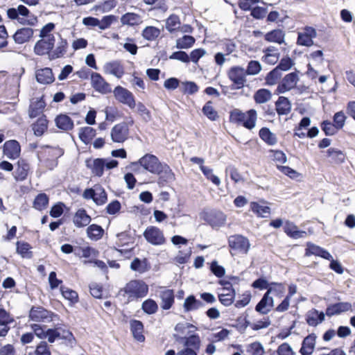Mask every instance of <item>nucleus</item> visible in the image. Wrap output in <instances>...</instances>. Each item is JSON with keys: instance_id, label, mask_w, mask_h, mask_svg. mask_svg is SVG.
<instances>
[{"instance_id": "nucleus-40", "label": "nucleus", "mask_w": 355, "mask_h": 355, "mask_svg": "<svg viewBox=\"0 0 355 355\" xmlns=\"http://www.w3.org/2000/svg\"><path fill=\"white\" fill-rule=\"evenodd\" d=\"M32 246L28 242L24 241H18L16 243V252L23 259H32L33 252H32Z\"/></svg>"}, {"instance_id": "nucleus-54", "label": "nucleus", "mask_w": 355, "mask_h": 355, "mask_svg": "<svg viewBox=\"0 0 355 355\" xmlns=\"http://www.w3.org/2000/svg\"><path fill=\"white\" fill-rule=\"evenodd\" d=\"M160 30L153 26H148L141 32L142 37L150 42L155 40L160 35Z\"/></svg>"}, {"instance_id": "nucleus-53", "label": "nucleus", "mask_w": 355, "mask_h": 355, "mask_svg": "<svg viewBox=\"0 0 355 355\" xmlns=\"http://www.w3.org/2000/svg\"><path fill=\"white\" fill-rule=\"evenodd\" d=\"M49 202V196L45 193H41L35 198L33 207L38 211H42L47 207Z\"/></svg>"}, {"instance_id": "nucleus-6", "label": "nucleus", "mask_w": 355, "mask_h": 355, "mask_svg": "<svg viewBox=\"0 0 355 355\" xmlns=\"http://www.w3.org/2000/svg\"><path fill=\"white\" fill-rule=\"evenodd\" d=\"M7 16L10 19L17 20L23 26H35L38 24L37 17L24 5H19L17 8H8Z\"/></svg>"}, {"instance_id": "nucleus-51", "label": "nucleus", "mask_w": 355, "mask_h": 355, "mask_svg": "<svg viewBox=\"0 0 355 355\" xmlns=\"http://www.w3.org/2000/svg\"><path fill=\"white\" fill-rule=\"evenodd\" d=\"M327 156L330 157V162L334 164H339L344 162L345 154L340 150L330 148L327 151Z\"/></svg>"}, {"instance_id": "nucleus-59", "label": "nucleus", "mask_w": 355, "mask_h": 355, "mask_svg": "<svg viewBox=\"0 0 355 355\" xmlns=\"http://www.w3.org/2000/svg\"><path fill=\"white\" fill-rule=\"evenodd\" d=\"M180 25V18L176 15H171L166 19V28L170 33H173L179 30Z\"/></svg>"}, {"instance_id": "nucleus-49", "label": "nucleus", "mask_w": 355, "mask_h": 355, "mask_svg": "<svg viewBox=\"0 0 355 355\" xmlns=\"http://www.w3.org/2000/svg\"><path fill=\"white\" fill-rule=\"evenodd\" d=\"M259 137L268 145L273 146L277 144V138L268 128H261L259 131Z\"/></svg>"}, {"instance_id": "nucleus-25", "label": "nucleus", "mask_w": 355, "mask_h": 355, "mask_svg": "<svg viewBox=\"0 0 355 355\" xmlns=\"http://www.w3.org/2000/svg\"><path fill=\"white\" fill-rule=\"evenodd\" d=\"M317 336L315 333L309 334L304 337L299 350L301 355H311L314 352Z\"/></svg>"}, {"instance_id": "nucleus-27", "label": "nucleus", "mask_w": 355, "mask_h": 355, "mask_svg": "<svg viewBox=\"0 0 355 355\" xmlns=\"http://www.w3.org/2000/svg\"><path fill=\"white\" fill-rule=\"evenodd\" d=\"M103 68L105 73L112 74L118 78H121L125 73L124 67L119 60L108 62Z\"/></svg>"}, {"instance_id": "nucleus-56", "label": "nucleus", "mask_w": 355, "mask_h": 355, "mask_svg": "<svg viewBox=\"0 0 355 355\" xmlns=\"http://www.w3.org/2000/svg\"><path fill=\"white\" fill-rule=\"evenodd\" d=\"M158 304L153 299H147L144 300L141 304V309L148 315H153L157 312Z\"/></svg>"}, {"instance_id": "nucleus-17", "label": "nucleus", "mask_w": 355, "mask_h": 355, "mask_svg": "<svg viewBox=\"0 0 355 355\" xmlns=\"http://www.w3.org/2000/svg\"><path fill=\"white\" fill-rule=\"evenodd\" d=\"M130 133L126 122H121L114 125L111 130L112 140L115 143H123L128 139Z\"/></svg>"}, {"instance_id": "nucleus-31", "label": "nucleus", "mask_w": 355, "mask_h": 355, "mask_svg": "<svg viewBox=\"0 0 355 355\" xmlns=\"http://www.w3.org/2000/svg\"><path fill=\"white\" fill-rule=\"evenodd\" d=\"M297 293V286L291 284L288 286V293L282 301V302L276 306L275 311L278 313L286 311L290 306L291 297Z\"/></svg>"}, {"instance_id": "nucleus-23", "label": "nucleus", "mask_w": 355, "mask_h": 355, "mask_svg": "<svg viewBox=\"0 0 355 355\" xmlns=\"http://www.w3.org/2000/svg\"><path fill=\"white\" fill-rule=\"evenodd\" d=\"M316 37L315 28L306 26L303 33H299L297 44L300 46H311L313 44V39Z\"/></svg>"}, {"instance_id": "nucleus-64", "label": "nucleus", "mask_w": 355, "mask_h": 355, "mask_svg": "<svg viewBox=\"0 0 355 355\" xmlns=\"http://www.w3.org/2000/svg\"><path fill=\"white\" fill-rule=\"evenodd\" d=\"M246 351L250 355H263L264 354L263 347L257 341L248 345Z\"/></svg>"}, {"instance_id": "nucleus-48", "label": "nucleus", "mask_w": 355, "mask_h": 355, "mask_svg": "<svg viewBox=\"0 0 355 355\" xmlns=\"http://www.w3.org/2000/svg\"><path fill=\"white\" fill-rule=\"evenodd\" d=\"M68 42L66 39L61 38L58 42V46L49 54L51 60H55L63 57L67 51Z\"/></svg>"}, {"instance_id": "nucleus-33", "label": "nucleus", "mask_w": 355, "mask_h": 355, "mask_svg": "<svg viewBox=\"0 0 355 355\" xmlns=\"http://www.w3.org/2000/svg\"><path fill=\"white\" fill-rule=\"evenodd\" d=\"M86 166L91 169L95 176L101 177L103 175L105 162L103 158L94 159L92 163L90 159H87L86 160Z\"/></svg>"}, {"instance_id": "nucleus-10", "label": "nucleus", "mask_w": 355, "mask_h": 355, "mask_svg": "<svg viewBox=\"0 0 355 355\" xmlns=\"http://www.w3.org/2000/svg\"><path fill=\"white\" fill-rule=\"evenodd\" d=\"M32 173V168L29 161L27 159L21 157L15 164V171L12 173L13 178L17 182L26 180Z\"/></svg>"}, {"instance_id": "nucleus-50", "label": "nucleus", "mask_w": 355, "mask_h": 355, "mask_svg": "<svg viewBox=\"0 0 355 355\" xmlns=\"http://www.w3.org/2000/svg\"><path fill=\"white\" fill-rule=\"evenodd\" d=\"M48 128V120L45 115L39 117L33 124V130L36 136H42Z\"/></svg>"}, {"instance_id": "nucleus-38", "label": "nucleus", "mask_w": 355, "mask_h": 355, "mask_svg": "<svg viewBox=\"0 0 355 355\" xmlns=\"http://www.w3.org/2000/svg\"><path fill=\"white\" fill-rule=\"evenodd\" d=\"M275 109L278 115H287L291 111V103L285 96H279L275 102Z\"/></svg>"}, {"instance_id": "nucleus-9", "label": "nucleus", "mask_w": 355, "mask_h": 355, "mask_svg": "<svg viewBox=\"0 0 355 355\" xmlns=\"http://www.w3.org/2000/svg\"><path fill=\"white\" fill-rule=\"evenodd\" d=\"M146 241L153 245H163L166 243L164 232L156 226H148L143 233Z\"/></svg>"}, {"instance_id": "nucleus-45", "label": "nucleus", "mask_w": 355, "mask_h": 355, "mask_svg": "<svg viewBox=\"0 0 355 355\" xmlns=\"http://www.w3.org/2000/svg\"><path fill=\"white\" fill-rule=\"evenodd\" d=\"M286 284L285 282H271L266 293L270 295L272 294L277 298H282L286 293Z\"/></svg>"}, {"instance_id": "nucleus-8", "label": "nucleus", "mask_w": 355, "mask_h": 355, "mask_svg": "<svg viewBox=\"0 0 355 355\" xmlns=\"http://www.w3.org/2000/svg\"><path fill=\"white\" fill-rule=\"evenodd\" d=\"M58 315L42 306H33L28 313L29 320L37 322H51Z\"/></svg>"}, {"instance_id": "nucleus-32", "label": "nucleus", "mask_w": 355, "mask_h": 355, "mask_svg": "<svg viewBox=\"0 0 355 355\" xmlns=\"http://www.w3.org/2000/svg\"><path fill=\"white\" fill-rule=\"evenodd\" d=\"M56 126L65 132L72 130L74 127L73 120L66 114H60L55 119Z\"/></svg>"}, {"instance_id": "nucleus-39", "label": "nucleus", "mask_w": 355, "mask_h": 355, "mask_svg": "<svg viewBox=\"0 0 355 355\" xmlns=\"http://www.w3.org/2000/svg\"><path fill=\"white\" fill-rule=\"evenodd\" d=\"M46 107V103L41 97L36 101L32 102L29 106L28 114L31 118H35L43 113Z\"/></svg>"}, {"instance_id": "nucleus-30", "label": "nucleus", "mask_w": 355, "mask_h": 355, "mask_svg": "<svg viewBox=\"0 0 355 355\" xmlns=\"http://www.w3.org/2000/svg\"><path fill=\"white\" fill-rule=\"evenodd\" d=\"M284 232L288 237L294 239L304 238L307 235L306 231L300 230L296 225L289 220L285 222Z\"/></svg>"}, {"instance_id": "nucleus-21", "label": "nucleus", "mask_w": 355, "mask_h": 355, "mask_svg": "<svg viewBox=\"0 0 355 355\" xmlns=\"http://www.w3.org/2000/svg\"><path fill=\"white\" fill-rule=\"evenodd\" d=\"M349 311H352V304L348 302H341L329 304L324 314L328 317H332Z\"/></svg>"}, {"instance_id": "nucleus-61", "label": "nucleus", "mask_w": 355, "mask_h": 355, "mask_svg": "<svg viewBox=\"0 0 355 355\" xmlns=\"http://www.w3.org/2000/svg\"><path fill=\"white\" fill-rule=\"evenodd\" d=\"M196 42L195 38L191 35H184L182 37L177 40L176 47L178 49H189Z\"/></svg>"}, {"instance_id": "nucleus-60", "label": "nucleus", "mask_w": 355, "mask_h": 355, "mask_svg": "<svg viewBox=\"0 0 355 355\" xmlns=\"http://www.w3.org/2000/svg\"><path fill=\"white\" fill-rule=\"evenodd\" d=\"M320 128L327 136H333L339 130L336 125L329 120H324L320 123Z\"/></svg>"}, {"instance_id": "nucleus-35", "label": "nucleus", "mask_w": 355, "mask_h": 355, "mask_svg": "<svg viewBox=\"0 0 355 355\" xmlns=\"http://www.w3.org/2000/svg\"><path fill=\"white\" fill-rule=\"evenodd\" d=\"M130 331L134 338L139 342H144L145 336L144 335V327L141 321L138 320H132L130 322Z\"/></svg>"}, {"instance_id": "nucleus-52", "label": "nucleus", "mask_w": 355, "mask_h": 355, "mask_svg": "<svg viewBox=\"0 0 355 355\" xmlns=\"http://www.w3.org/2000/svg\"><path fill=\"white\" fill-rule=\"evenodd\" d=\"M251 211L258 217L265 218L270 214V208L268 206H262L257 202H250Z\"/></svg>"}, {"instance_id": "nucleus-4", "label": "nucleus", "mask_w": 355, "mask_h": 355, "mask_svg": "<svg viewBox=\"0 0 355 355\" xmlns=\"http://www.w3.org/2000/svg\"><path fill=\"white\" fill-rule=\"evenodd\" d=\"M178 341L182 344V348L177 353L174 349H168L165 355H198L201 346V340L198 334L181 337Z\"/></svg>"}, {"instance_id": "nucleus-55", "label": "nucleus", "mask_w": 355, "mask_h": 355, "mask_svg": "<svg viewBox=\"0 0 355 355\" xmlns=\"http://www.w3.org/2000/svg\"><path fill=\"white\" fill-rule=\"evenodd\" d=\"M202 113L211 121H216L219 118L217 111L213 106V102L207 101L202 109Z\"/></svg>"}, {"instance_id": "nucleus-22", "label": "nucleus", "mask_w": 355, "mask_h": 355, "mask_svg": "<svg viewBox=\"0 0 355 355\" xmlns=\"http://www.w3.org/2000/svg\"><path fill=\"white\" fill-rule=\"evenodd\" d=\"M92 221V217L87 214L84 208L77 209L73 216V223L77 228L87 227Z\"/></svg>"}, {"instance_id": "nucleus-3", "label": "nucleus", "mask_w": 355, "mask_h": 355, "mask_svg": "<svg viewBox=\"0 0 355 355\" xmlns=\"http://www.w3.org/2000/svg\"><path fill=\"white\" fill-rule=\"evenodd\" d=\"M149 291L148 285L142 279H132L120 290V293L127 296L128 302L145 297Z\"/></svg>"}, {"instance_id": "nucleus-43", "label": "nucleus", "mask_w": 355, "mask_h": 355, "mask_svg": "<svg viewBox=\"0 0 355 355\" xmlns=\"http://www.w3.org/2000/svg\"><path fill=\"white\" fill-rule=\"evenodd\" d=\"M285 33L279 28L272 30L264 35V40L268 42L282 44L284 42Z\"/></svg>"}, {"instance_id": "nucleus-5", "label": "nucleus", "mask_w": 355, "mask_h": 355, "mask_svg": "<svg viewBox=\"0 0 355 355\" xmlns=\"http://www.w3.org/2000/svg\"><path fill=\"white\" fill-rule=\"evenodd\" d=\"M63 155L61 148L49 146L42 147L37 153L41 166L46 170H53L58 164V158Z\"/></svg>"}, {"instance_id": "nucleus-2", "label": "nucleus", "mask_w": 355, "mask_h": 355, "mask_svg": "<svg viewBox=\"0 0 355 355\" xmlns=\"http://www.w3.org/2000/svg\"><path fill=\"white\" fill-rule=\"evenodd\" d=\"M257 120V112L254 109L243 112L240 109L234 108L230 112L229 121L230 123L243 126L250 130L255 127Z\"/></svg>"}, {"instance_id": "nucleus-1", "label": "nucleus", "mask_w": 355, "mask_h": 355, "mask_svg": "<svg viewBox=\"0 0 355 355\" xmlns=\"http://www.w3.org/2000/svg\"><path fill=\"white\" fill-rule=\"evenodd\" d=\"M133 165L139 164L146 171L152 174L157 175V184L164 187L169 182L175 179L174 173L166 164H162L158 157L153 154L146 153L137 162H133Z\"/></svg>"}, {"instance_id": "nucleus-37", "label": "nucleus", "mask_w": 355, "mask_h": 355, "mask_svg": "<svg viewBox=\"0 0 355 355\" xmlns=\"http://www.w3.org/2000/svg\"><path fill=\"white\" fill-rule=\"evenodd\" d=\"M75 254L77 257H83L85 259L88 258H92L95 259L97 258L99 255V251L89 245H87L85 247H76L75 248Z\"/></svg>"}, {"instance_id": "nucleus-46", "label": "nucleus", "mask_w": 355, "mask_h": 355, "mask_svg": "<svg viewBox=\"0 0 355 355\" xmlns=\"http://www.w3.org/2000/svg\"><path fill=\"white\" fill-rule=\"evenodd\" d=\"M130 268L133 271L138 272L139 273H144L150 269V264L146 258L141 260L136 257L130 263Z\"/></svg>"}, {"instance_id": "nucleus-16", "label": "nucleus", "mask_w": 355, "mask_h": 355, "mask_svg": "<svg viewBox=\"0 0 355 355\" xmlns=\"http://www.w3.org/2000/svg\"><path fill=\"white\" fill-rule=\"evenodd\" d=\"M311 124V119L309 117L305 116L303 117L299 124L295 127L294 128V136L297 137L298 138L303 139L306 137L309 138H313L318 135L319 130L317 127L311 128L307 133H304L303 132H300V130L303 128H306Z\"/></svg>"}, {"instance_id": "nucleus-57", "label": "nucleus", "mask_w": 355, "mask_h": 355, "mask_svg": "<svg viewBox=\"0 0 355 355\" xmlns=\"http://www.w3.org/2000/svg\"><path fill=\"white\" fill-rule=\"evenodd\" d=\"M271 97V92L267 89H259L254 94V100L259 104L268 101Z\"/></svg>"}, {"instance_id": "nucleus-47", "label": "nucleus", "mask_w": 355, "mask_h": 355, "mask_svg": "<svg viewBox=\"0 0 355 355\" xmlns=\"http://www.w3.org/2000/svg\"><path fill=\"white\" fill-rule=\"evenodd\" d=\"M96 135V130L89 126L80 128L78 134L81 141H83L86 145L91 144Z\"/></svg>"}, {"instance_id": "nucleus-29", "label": "nucleus", "mask_w": 355, "mask_h": 355, "mask_svg": "<svg viewBox=\"0 0 355 355\" xmlns=\"http://www.w3.org/2000/svg\"><path fill=\"white\" fill-rule=\"evenodd\" d=\"M261 61L269 65H274L279 61V53L276 47L270 46L263 50Z\"/></svg>"}, {"instance_id": "nucleus-12", "label": "nucleus", "mask_w": 355, "mask_h": 355, "mask_svg": "<svg viewBox=\"0 0 355 355\" xmlns=\"http://www.w3.org/2000/svg\"><path fill=\"white\" fill-rule=\"evenodd\" d=\"M157 296L160 300L159 305L162 310L171 309L175 304V291L173 289L161 286L157 291Z\"/></svg>"}, {"instance_id": "nucleus-58", "label": "nucleus", "mask_w": 355, "mask_h": 355, "mask_svg": "<svg viewBox=\"0 0 355 355\" xmlns=\"http://www.w3.org/2000/svg\"><path fill=\"white\" fill-rule=\"evenodd\" d=\"M282 77V73L275 67L267 73L265 78V84L266 85L272 86L279 83Z\"/></svg>"}, {"instance_id": "nucleus-7", "label": "nucleus", "mask_w": 355, "mask_h": 355, "mask_svg": "<svg viewBox=\"0 0 355 355\" xmlns=\"http://www.w3.org/2000/svg\"><path fill=\"white\" fill-rule=\"evenodd\" d=\"M230 252L232 255L246 254L249 250L250 244L248 238L235 234L228 238Z\"/></svg>"}, {"instance_id": "nucleus-26", "label": "nucleus", "mask_w": 355, "mask_h": 355, "mask_svg": "<svg viewBox=\"0 0 355 355\" xmlns=\"http://www.w3.org/2000/svg\"><path fill=\"white\" fill-rule=\"evenodd\" d=\"M274 306V300L268 293H265L261 300L255 306V311L260 314H268Z\"/></svg>"}, {"instance_id": "nucleus-18", "label": "nucleus", "mask_w": 355, "mask_h": 355, "mask_svg": "<svg viewBox=\"0 0 355 355\" xmlns=\"http://www.w3.org/2000/svg\"><path fill=\"white\" fill-rule=\"evenodd\" d=\"M3 153L10 159H19L21 155V146L15 139L6 141L3 145Z\"/></svg>"}, {"instance_id": "nucleus-11", "label": "nucleus", "mask_w": 355, "mask_h": 355, "mask_svg": "<svg viewBox=\"0 0 355 355\" xmlns=\"http://www.w3.org/2000/svg\"><path fill=\"white\" fill-rule=\"evenodd\" d=\"M240 278L236 276L227 277L223 279V291H227V293H223V306H229L232 304L235 297V291L232 288L233 285H239Z\"/></svg>"}, {"instance_id": "nucleus-41", "label": "nucleus", "mask_w": 355, "mask_h": 355, "mask_svg": "<svg viewBox=\"0 0 355 355\" xmlns=\"http://www.w3.org/2000/svg\"><path fill=\"white\" fill-rule=\"evenodd\" d=\"M121 22L123 25L136 26L141 24L143 20L141 16L137 13L126 12L121 16Z\"/></svg>"}, {"instance_id": "nucleus-28", "label": "nucleus", "mask_w": 355, "mask_h": 355, "mask_svg": "<svg viewBox=\"0 0 355 355\" xmlns=\"http://www.w3.org/2000/svg\"><path fill=\"white\" fill-rule=\"evenodd\" d=\"M34 30L31 27H23L19 28L12 35V38L15 43L22 44L28 42L33 37Z\"/></svg>"}, {"instance_id": "nucleus-14", "label": "nucleus", "mask_w": 355, "mask_h": 355, "mask_svg": "<svg viewBox=\"0 0 355 355\" xmlns=\"http://www.w3.org/2000/svg\"><path fill=\"white\" fill-rule=\"evenodd\" d=\"M299 80L297 72H291L286 74L279 83L275 90L276 94H284L294 89Z\"/></svg>"}, {"instance_id": "nucleus-20", "label": "nucleus", "mask_w": 355, "mask_h": 355, "mask_svg": "<svg viewBox=\"0 0 355 355\" xmlns=\"http://www.w3.org/2000/svg\"><path fill=\"white\" fill-rule=\"evenodd\" d=\"M244 69L241 67H232L229 71L228 77L233 83L234 88L241 89L244 86L246 81Z\"/></svg>"}, {"instance_id": "nucleus-13", "label": "nucleus", "mask_w": 355, "mask_h": 355, "mask_svg": "<svg viewBox=\"0 0 355 355\" xmlns=\"http://www.w3.org/2000/svg\"><path fill=\"white\" fill-rule=\"evenodd\" d=\"M113 92L115 98L119 103L127 105L131 109L135 107L136 102L134 95L128 89L119 85L114 88Z\"/></svg>"}, {"instance_id": "nucleus-19", "label": "nucleus", "mask_w": 355, "mask_h": 355, "mask_svg": "<svg viewBox=\"0 0 355 355\" xmlns=\"http://www.w3.org/2000/svg\"><path fill=\"white\" fill-rule=\"evenodd\" d=\"M91 81L93 88L101 94H108L112 92L110 84L98 73L92 72Z\"/></svg>"}, {"instance_id": "nucleus-42", "label": "nucleus", "mask_w": 355, "mask_h": 355, "mask_svg": "<svg viewBox=\"0 0 355 355\" xmlns=\"http://www.w3.org/2000/svg\"><path fill=\"white\" fill-rule=\"evenodd\" d=\"M205 304L197 300L193 295H189L184 300L183 308L184 312H191L202 308Z\"/></svg>"}, {"instance_id": "nucleus-34", "label": "nucleus", "mask_w": 355, "mask_h": 355, "mask_svg": "<svg viewBox=\"0 0 355 355\" xmlns=\"http://www.w3.org/2000/svg\"><path fill=\"white\" fill-rule=\"evenodd\" d=\"M35 76L37 81L41 84H51L55 80L52 69L49 67L37 70Z\"/></svg>"}, {"instance_id": "nucleus-24", "label": "nucleus", "mask_w": 355, "mask_h": 355, "mask_svg": "<svg viewBox=\"0 0 355 355\" xmlns=\"http://www.w3.org/2000/svg\"><path fill=\"white\" fill-rule=\"evenodd\" d=\"M311 255L320 257L327 260H331L332 259V256L327 250L311 242H307L305 249V256L310 257Z\"/></svg>"}, {"instance_id": "nucleus-44", "label": "nucleus", "mask_w": 355, "mask_h": 355, "mask_svg": "<svg viewBox=\"0 0 355 355\" xmlns=\"http://www.w3.org/2000/svg\"><path fill=\"white\" fill-rule=\"evenodd\" d=\"M86 232L90 240L97 241L103 238L105 231L101 225L92 224L87 226Z\"/></svg>"}, {"instance_id": "nucleus-15", "label": "nucleus", "mask_w": 355, "mask_h": 355, "mask_svg": "<svg viewBox=\"0 0 355 355\" xmlns=\"http://www.w3.org/2000/svg\"><path fill=\"white\" fill-rule=\"evenodd\" d=\"M55 38L53 35H50L48 38H42L38 40L34 46V51L38 55L51 54L54 47Z\"/></svg>"}, {"instance_id": "nucleus-63", "label": "nucleus", "mask_w": 355, "mask_h": 355, "mask_svg": "<svg viewBox=\"0 0 355 355\" xmlns=\"http://www.w3.org/2000/svg\"><path fill=\"white\" fill-rule=\"evenodd\" d=\"M96 190L97 196H95V198L94 199V203L96 205H103L105 204L107 201V194L105 190L100 185L96 187Z\"/></svg>"}, {"instance_id": "nucleus-62", "label": "nucleus", "mask_w": 355, "mask_h": 355, "mask_svg": "<svg viewBox=\"0 0 355 355\" xmlns=\"http://www.w3.org/2000/svg\"><path fill=\"white\" fill-rule=\"evenodd\" d=\"M64 328L60 327V329L59 330V339L64 340L70 345L74 344L76 342V340L73 333L67 327L66 325H64Z\"/></svg>"}, {"instance_id": "nucleus-36", "label": "nucleus", "mask_w": 355, "mask_h": 355, "mask_svg": "<svg viewBox=\"0 0 355 355\" xmlns=\"http://www.w3.org/2000/svg\"><path fill=\"white\" fill-rule=\"evenodd\" d=\"M325 314L322 311L319 312L317 309H313L306 315V323L311 327H316L324 320Z\"/></svg>"}]
</instances>
